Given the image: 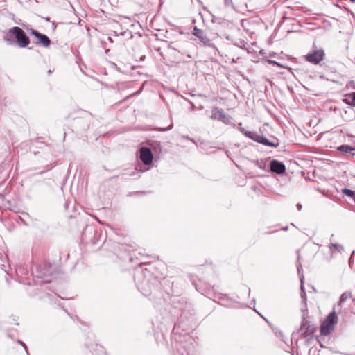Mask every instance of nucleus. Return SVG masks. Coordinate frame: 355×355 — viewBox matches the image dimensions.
<instances>
[{
  "label": "nucleus",
  "instance_id": "nucleus-1",
  "mask_svg": "<svg viewBox=\"0 0 355 355\" xmlns=\"http://www.w3.org/2000/svg\"><path fill=\"white\" fill-rule=\"evenodd\" d=\"M144 263H139L134 273V280L138 290L145 296L156 295L162 288L167 294H173V282L168 279L159 280L147 269H142Z\"/></svg>",
  "mask_w": 355,
  "mask_h": 355
},
{
  "label": "nucleus",
  "instance_id": "nucleus-2",
  "mask_svg": "<svg viewBox=\"0 0 355 355\" xmlns=\"http://www.w3.org/2000/svg\"><path fill=\"white\" fill-rule=\"evenodd\" d=\"M178 334L177 326L175 325L173 329V339L177 343L175 355H194L196 352L195 339L187 334Z\"/></svg>",
  "mask_w": 355,
  "mask_h": 355
},
{
  "label": "nucleus",
  "instance_id": "nucleus-3",
  "mask_svg": "<svg viewBox=\"0 0 355 355\" xmlns=\"http://www.w3.org/2000/svg\"><path fill=\"white\" fill-rule=\"evenodd\" d=\"M12 39H15V43L21 48H26L30 44V39L24 31L19 27L14 26L8 29L3 40L9 45L15 43Z\"/></svg>",
  "mask_w": 355,
  "mask_h": 355
},
{
  "label": "nucleus",
  "instance_id": "nucleus-4",
  "mask_svg": "<svg viewBox=\"0 0 355 355\" xmlns=\"http://www.w3.org/2000/svg\"><path fill=\"white\" fill-rule=\"evenodd\" d=\"M238 130L245 137L262 145L273 148H277L279 146V142L277 138L273 137V140L270 141L264 136L261 135L254 131H248L244 128H242L241 123L239 124Z\"/></svg>",
  "mask_w": 355,
  "mask_h": 355
},
{
  "label": "nucleus",
  "instance_id": "nucleus-5",
  "mask_svg": "<svg viewBox=\"0 0 355 355\" xmlns=\"http://www.w3.org/2000/svg\"><path fill=\"white\" fill-rule=\"evenodd\" d=\"M338 322V317L335 310L330 312L325 318L324 320L320 325V334L322 336H328L335 329V326Z\"/></svg>",
  "mask_w": 355,
  "mask_h": 355
},
{
  "label": "nucleus",
  "instance_id": "nucleus-6",
  "mask_svg": "<svg viewBox=\"0 0 355 355\" xmlns=\"http://www.w3.org/2000/svg\"><path fill=\"white\" fill-rule=\"evenodd\" d=\"M324 50L322 48L317 49L313 46V49L305 55V60L313 64H318L324 60Z\"/></svg>",
  "mask_w": 355,
  "mask_h": 355
},
{
  "label": "nucleus",
  "instance_id": "nucleus-7",
  "mask_svg": "<svg viewBox=\"0 0 355 355\" xmlns=\"http://www.w3.org/2000/svg\"><path fill=\"white\" fill-rule=\"evenodd\" d=\"M316 331V327L313 324H310L309 321L303 316L300 329L297 330L300 333V336L304 338H312Z\"/></svg>",
  "mask_w": 355,
  "mask_h": 355
},
{
  "label": "nucleus",
  "instance_id": "nucleus-8",
  "mask_svg": "<svg viewBox=\"0 0 355 355\" xmlns=\"http://www.w3.org/2000/svg\"><path fill=\"white\" fill-rule=\"evenodd\" d=\"M28 31H30L31 34L35 37L37 41L35 42L36 44H40L44 47H49L51 44V40L49 37L43 33H41L38 31L29 28Z\"/></svg>",
  "mask_w": 355,
  "mask_h": 355
},
{
  "label": "nucleus",
  "instance_id": "nucleus-9",
  "mask_svg": "<svg viewBox=\"0 0 355 355\" xmlns=\"http://www.w3.org/2000/svg\"><path fill=\"white\" fill-rule=\"evenodd\" d=\"M139 158L146 166L151 164L153 159V154L151 149L148 147H141L139 150Z\"/></svg>",
  "mask_w": 355,
  "mask_h": 355
},
{
  "label": "nucleus",
  "instance_id": "nucleus-10",
  "mask_svg": "<svg viewBox=\"0 0 355 355\" xmlns=\"http://www.w3.org/2000/svg\"><path fill=\"white\" fill-rule=\"evenodd\" d=\"M270 171L277 175H282L286 171V166L284 164L277 159H272L270 162Z\"/></svg>",
  "mask_w": 355,
  "mask_h": 355
},
{
  "label": "nucleus",
  "instance_id": "nucleus-11",
  "mask_svg": "<svg viewBox=\"0 0 355 355\" xmlns=\"http://www.w3.org/2000/svg\"><path fill=\"white\" fill-rule=\"evenodd\" d=\"M297 272H298V275L300 276V295L303 300V303L306 306V291L304 289V277L303 274L301 273V270H302V266L301 263H299L297 266Z\"/></svg>",
  "mask_w": 355,
  "mask_h": 355
},
{
  "label": "nucleus",
  "instance_id": "nucleus-12",
  "mask_svg": "<svg viewBox=\"0 0 355 355\" xmlns=\"http://www.w3.org/2000/svg\"><path fill=\"white\" fill-rule=\"evenodd\" d=\"M193 34L205 44H207L209 42V40L207 38L205 32L202 30L198 28L196 26L193 28Z\"/></svg>",
  "mask_w": 355,
  "mask_h": 355
},
{
  "label": "nucleus",
  "instance_id": "nucleus-13",
  "mask_svg": "<svg viewBox=\"0 0 355 355\" xmlns=\"http://www.w3.org/2000/svg\"><path fill=\"white\" fill-rule=\"evenodd\" d=\"M337 150L344 153L345 155H349L352 157L355 156V153L354 151L355 150V148L348 145V144H343L336 148Z\"/></svg>",
  "mask_w": 355,
  "mask_h": 355
},
{
  "label": "nucleus",
  "instance_id": "nucleus-14",
  "mask_svg": "<svg viewBox=\"0 0 355 355\" xmlns=\"http://www.w3.org/2000/svg\"><path fill=\"white\" fill-rule=\"evenodd\" d=\"M329 248L332 257L344 250L343 246L339 243H331L329 245Z\"/></svg>",
  "mask_w": 355,
  "mask_h": 355
},
{
  "label": "nucleus",
  "instance_id": "nucleus-15",
  "mask_svg": "<svg viewBox=\"0 0 355 355\" xmlns=\"http://www.w3.org/2000/svg\"><path fill=\"white\" fill-rule=\"evenodd\" d=\"M224 114L225 112L222 109L216 108L213 110L210 118L213 120L220 121V119H222V117H224Z\"/></svg>",
  "mask_w": 355,
  "mask_h": 355
},
{
  "label": "nucleus",
  "instance_id": "nucleus-16",
  "mask_svg": "<svg viewBox=\"0 0 355 355\" xmlns=\"http://www.w3.org/2000/svg\"><path fill=\"white\" fill-rule=\"evenodd\" d=\"M88 234L90 235L91 236H94L96 234V231L92 227H87L82 233V239L85 240L86 242H88Z\"/></svg>",
  "mask_w": 355,
  "mask_h": 355
},
{
  "label": "nucleus",
  "instance_id": "nucleus-17",
  "mask_svg": "<svg viewBox=\"0 0 355 355\" xmlns=\"http://www.w3.org/2000/svg\"><path fill=\"white\" fill-rule=\"evenodd\" d=\"M253 162L260 169H262L265 171H269L267 160H265V159L258 160L257 159V160L254 161Z\"/></svg>",
  "mask_w": 355,
  "mask_h": 355
},
{
  "label": "nucleus",
  "instance_id": "nucleus-18",
  "mask_svg": "<svg viewBox=\"0 0 355 355\" xmlns=\"http://www.w3.org/2000/svg\"><path fill=\"white\" fill-rule=\"evenodd\" d=\"M341 192L343 195L351 198L355 202V191H353L348 188H343L342 189Z\"/></svg>",
  "mask_w": 355,
  "mask_h": 355
},
{
  "label": "nucleus",
  "instance_id": "nucleus-19",
  "mask_svg": "<svg viewBox=\"0 0 355 355\" xmlns=\"http://www.w3.org/2000/svg\"><path fill=\"white\" fill-rule=\"evenodd\" d=\"M352 297V294L350 293H343L340 297L338 302V306H340L343 303H344L349 297Z\"/></svg>",
  "mask_w": 355,
  "mask_h": 355
},
{
  "label": "nucleus",
  "instance_id": "nucleus-20",
  "mask_svg": "<svg viewBox=\"0 0 355 355\" xmlns=\"http://www.w3.org/2000/svg\"><path fill=\"white\" fill-rule=\"evenodd\" d=\"M150 146L151 147L153 148V150L155 152H160L161 151V145H160V142L159 141H152V143L150 144Z\"/></svg>",
  "mask_w": 355,
  "mask_h": 355
},
{
  "label": "nucleus",
  "instance_id": "nucleus-21",
  "mask_svg": "<svg viewBox=\"0 0 355 355\" xmlns=\"http://www.w3.org/2000/svg\"><path fill=\"white\" fill-rule=\"evenodd\" d=\"M218 300L219 303L225 306H227L229 305L228 303H227V296L225 295H219L218 296Z\"/></svg>",
  "mask_w": 355,
  "mask_h": 355
},
{
  "label": "nucleus",
  "instance_id": "nucleus-22",
  "mask_svg": "<svg viewBox=\"0 0 355 355\" xmlns=\"http://www.w3.org/2000/svg\"><path fill=\"white\" fill-rule=\"evenodd\" d=\"M232 120V117L226 115L225 113L224 114V117H222V119H220V121L222 122H223L225 124H227V125H231Z\"/></svg>",
  "mask_w": 355,
  "mask_h": 355
},
{
  "label": "nucleus",
  "instance_id": "nucleus-23",
  "mask_svg": "<svg viewBox=\"0 0 355 355\" xmlns=\"http://www.w3.org/2000/svg\"><path fill=\"white\" fill-rule=\"evenodd\" d=\"M352 99L351 93L346 94L344 96V98L343 99V101L346 105H349L350 100Z\"/></svg>",
  "mask_w": 355,
  "mask_h": 355
},
{
  "label": "nucleus",
  "instance_id": "nucleus-24",
  "mask_svg": "<svg viewBox=\"0 0 355 355\" xmlns=\"http://www.w3.org/2000/svg\"><path fill=\"white\" fill-rule=\"evenodd\" d=\"M268 63H270V64H272L274 65H276V66H278L281 68H286V67L284 65H283L282 64L275 61V60H268Z\"/></svg>",
  "mask_w": 355,
  "mask_h": 355
},
{
  "label": "nucleus",
  "instance_id": "nucleus-25",
  "mask_svg": "<svg viewBox=\"0 0 355 355\" xmlns=\"http://www.w3.org/2000/svg\"><path fill=\"white\" fill-rule=\"evenodd\" d=\"M17 343L21 345L24 348L26 354L28 355V349H27V347H26V344L23 341H21L20 340H17Z\"/></svg>",
  "mask_w": 355,
  "mask_h": 355
},
{
  "label": "nucleus",
  "instance_id": "nucleus-26",
  "mask_svg": "<svg viewBox=\"0 0 355 355\" xmlns=\"http://www.w3.org/2000/svg\"><path fill=\"white\" fill-rule=\"evenodd\" d=\"M51 281H49V280H46L45 281L42 285H41V287H42V289H45L46 288V284L48 283H50Z\"/></svg>",
  "mask_w": 355,
  "mask_h": 355
},
{
  "label": "nucleus",
  "instance_id": "nucleus-27",
  "mask_svg": "<svg viewBox=\"0 0 355 355\" xmlns=\"http://www.w3.org/2000/svg\"><path fill=\"white\" fill-rule=\"evenodd\" d=\"M244 290H245L244 291H245V292L248 294V295L249 296V295H250V291H250V288H248V287H247V286H245V287L244 288Z\"/></svg>",
  "mask_w": 355,
  "mask_h": 355
},
{
  "label": "nucleus",
  "instance_id": "nucleus-28",
  "mask_svg": "<svg viewBox=\"0 0 355 355\" xmlns=\"http://www.w3.org/2000/svg\"><path fill=\"white\" fill-rule=\"evenodd\" d=\"M46 297H48L49 299V300H52L53 295H52V294H51L49 293H46Z\"/></svg>",
  "mask_w": 355,
  "mask_h": 355
},
{
  "label": "nucleus",
  "instance_id": "nucleus-29",
  "mask_svg": "<svg viewBox=\"0 0 355 355\" xmlns=\"http://www.w3.org/2000/svg\"><path fill=\"white\" fill-rule=\"evenodd\" d=\"M183 138L188 139V140L192 141L193 143L196 144L195 141L192 138L189 137V136H183Z\"/></svg>",
  "mask_w": 355,
  "mask_h": 355
},
{
  "label": "nucleus",
  "instance_id": "nucleus-30",
  "mask_svg": "<svg viewBox=\"0 0 355 355\" xmlns=\"http://www.w3.org/2000/svg\"><path fill=\"white\" fill-rule=\"evenodd\" d=\"M349 105L352 106V107H355V101H354L353 99H351Z\"/></svg>",
  "mask_w": 355,
  "mask_h": 355
},
{
  "label": "nucleus",
  "instance_id": "nucleus-31",
  "mask_svg": "<svg viewBox=\"0 0 355 355\" xmlns=\"http://www.w3.org/2000/svg\"><path fill=\"white\" fill-rule=\"evenodd\" d=\"M136 170L139 171H141V172H144V171H146L147 169H142V168H141V166H137Z\"/></svg>",
  "mask_w": 355,
  "mask_h": 355
},
{
  "label": "nucleus",
  "instance_id": "nucleus-32",
  "mask_svg": "<svg viewBox=\"0 0 355 355\" xmlns=\"http://www.w3.org/2000/svg\"><path fill=\"white\" fill-rule=\"evenodd\" d=\"M296 207L299 211H300L302 209V205L300 203H297Z\"/></svg>",
  "mask_w": 355,
  "mask_h": 355
},
{
  "label": "nucleus",
  "instance_id": "nucleus-33",
  "mask_svg": "<svg viewBox=\"0 0 355 355\" xmlns=\"http://www.w3.org/2000/svg\"><path fill=\"white\" fill-rule=\"evenodd\" d=\"M352 98L354 101H355V92H351Z\"/></svg>",
  "mask_w": 355,
  "mask_h": 355
},
{
  "label": "nucleus",
  "instance_id": "nucleus-34",
  "mask_svg": "<svg viewBox=\"0 0 355 355\" xmlns=\"http://www.w3.org/2000/svg\"><path fill=\"white\" fill-rule=\"evenodd\" d=\"M172 128V125H171L170 127H168V128H163L162 129V131H167L168 130H171Z\"/></svg>",
  "mask_w": 355,
  "mask_h": 355
},
{
  "label": "nucleus",
  "instance_id": "nucleus-35",
  "mask_svg": "<svg viewBox=\"0 0 355 355\" xmlns=\"http://www.w3.org/2000/svg\"><path fill=\"white\" fill-rule=\"evenodd\" d=\"M350 85L352 88L355 89V86H354V81H351L350 82Z\"/></svg>",
  "mask_w": 355,
  "mask_h": 355
},
{
  "label": "nucleus",
  "instance_id": "nucleus-36",
  "mask_svg": "<svg viewBox=\"0 0 355 355\" xmlns=\"http://www.w3.org/2000/svg\"><path fill=\"white\" fill-rule=\"evenodd\" d=\"M354 253H355V251H353V252H352V254H351V257H350V259H349V262L351 261V259H352V256L354 254Z\"/></svg>",
  "mask_w": 355,
  "mask_h": 355
},
{
  "label": "nucleus",
  "instance_id": "nucleus-37",
  "mask_svg": "<svg viewBox=\"0 0 355 355\" xmlns=\"http://www.w3.org/2000/svg\"><path fill=\"white\" fill-rule=\"evenodd\" d=\"M108 40L111 42H113V40L111 37H108Z\"/></svg>",
  "mask_w": 355,
  "mask_h": 355
},
{
  "label": "nucleus",
  "instance_id": "nucleus-38",
  "mask_svg": "<svg viewBox=\"0 0 355 355\" xmlns=\"http://www.w3.org/2000/svg\"><path fill=\"white\" fill-rule=\"evenodd\" d=\"M288 226H286V227H284V228H283V230H284V231L288 230Z\"/></svg>",
  "mask_w": 355,
  "mask_h": 355
},
{
  "label": "nucleus",
  "instance_id": "nucleus-39",
  "mask_svg": "<svg viewBox=\"0 0 355 355\" xmlns=\"http://www.w3.org/2000/svg\"><path fill=\"white\" fill-rule=\"evenodd\" d=\"M91 243H92V244H95V243H96V241L91 240Z\"/></svg>",
  "mask_w": 355,
  "mask_h": 355
},
{
  "label": "nucleus",
  "instance_id": "nucleus-40",
  "mask_svg": "<svg viewBox=\"0 0 355 355\" xmlns=\"http://www.w3.org/2000/svg\"><path fill=\"white\" fill-rule=\"evenodd\" d=\"M190 103H191V107H195V105H194V103H193L191 102Z\"/></svg>",
  "mask_w": 355,
  "mask_h": 355
},
{
  "label": "nucleus",
  "instance_id": "nucleus-41",
  "mask_svg": "<svg viewBox=\"0 0 355 355\" xmlns=\"http://www.w3.org/2000/svg\"><path fill=\"white\" fill-rule=\"evenodd\" d=\"M275 55V53H272V54H270V57H273Z\"/></svg>",
  "mask_w": 355,
  "mask_h": 355
},
{
  "label": "nucleus",
  "instance_id": "nucleus-42",
  "mask_svg": "<svg viewBox=\"0 0 355 355\" xmlns=\"http://www.w3.org/2000/svg\"><path fill=\"white\" fill-rule=\"evenodd\" d=\"M51 73H52V72H51V70H49V71H48V74H49V75H50Z\"/></svg>",
  "mask_w": 355,
  "mask_h": 355
},
{
  "label": "nucleus",
  "instance_id": "nucleus-43",
  "mask_svg": "<svg viewBox=\"0 0 355 355\" xmlns=\"http://www.w3.org/2000/svg\"><path fill=\"white\" fill-rule=\"evenodd\" d=\"M47 274H48V272H44L43 273V275H46Z\"/></svg>",
  "mask_w": 355,
  "mask_h": 355
},
{
  "label": "nucleus",
  "instance_id": "nucleus-44",
  "mask_svg": "<svg viewBox=\"0 0 355 355\" xmlns=\"http://www.w3.org/2000/svg\"><path fill=\"white\" fill-rule=\"evenodd\" d=\"M352 3H355V0H349Z\"/></svg>",
  "mask_w": 355,
  "mask_h": 355
},
{
  "label": "nucleus",
  "instance_id": "nucleus-45",
  "mask_svg": "<svg viewBox=\"0 0 355 355\" xmlns=\"http://www.w3.org/2000/svg\"><path fill=\"white\" fill-rule=\"evenodd\" d=\"M195 286H196V289H197V290L198 291V287H197V285H196V284H195Z\"/></svg>",
  "mask_w": 355,
  "mask_h": 355
},
{
  "label": "nucleus",
  "instance_id": "nucleus-46",
  "mask_svg": "<svg viewBox=\"0 0 355 355\" xmlns=\"http://www.w3.org/2000/svg\"><path fill=\"white\" fill-rule=\"evenodd\" d=\"M254 305L255 304V300L253 299Z\"/></svg>",
  "mask_w": 355,
  "mask_h": 355
},
{
  "label": "nucleus",
  "instance_id": "nucleus-47",
  "mask_svg": "<svg viewBox=\"0 0 355 355\" xmlns=\"http://www.w3.org/2000/svg\"><path fill=\"white\" fill-rule=\"evenodd\" d=\"M227 1H228V0H225V3H227Z\"/></svg>",
  "mask_w": 355,
  "mask_h": 355
}]
</instances>
